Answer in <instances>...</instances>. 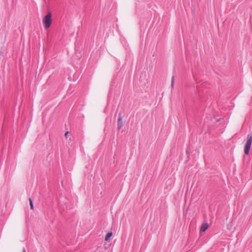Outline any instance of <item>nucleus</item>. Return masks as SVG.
Listing matches in <instances>:
<instances>
[{"label":"nucleus","instance_id":"f257e3e1","mask_svg":"<svg viewBox=\"0 0 252 252\" xmlns=\"http://www.w3.org/2000/svg\"><path fill=\"white\" fill-rule=\"evenodd\" d=\"M252 143V134H249L247 136V139L245 146L244 152L246 155H248L251 149Z\"/></svg>","mask_w":252,"mask_h":252},{"label":"nucleus","instance_id":"f03ea898","mask_svg":"<svg viewBox=\"0 0 252 252\" xmlns=\"http://www.w3.org/2000/svg\"><path fill=\"white\" fill-rule=\"evenodd\" d=\"M52 21V14L51 13H48L43 19V23L46 29H47L50 27Z\"/></svg>","mask_w":252,"mask_h":252},{"label":"nucleus","instance_id":"7ed1b4c3","mask_svg":"<svg viewBox=\"0 0 252 252\" xmlns=\"http://www.w3.org/2000/svg\"><path fill=\"white\" fill-rule=\"evenodd\" d=\"M209 227V224L207 222H204L202 223L201 228L200 230L201 232H205L208 228Z\"/></svg>","mask_w":252,"mask_h":252},{"label":"nucleus","instance_id":"20e7f679","mask_svg":"<svg viewBox=\"0 0 252 252\" xmlns=\"http://www.w3.org/2000/svg\"><path fill=\"white\" fill-rule=\"evenodd\" d=\"M118 129H120L123 126V123L122 121V118L119 116L118 120Z\"/></svg>","mask_w":252,"mask_h":252},{"label":"nucleus","instance_id":"39448f33","mask_svg":"<svg viewBox=\"0 0 252 252\" xmlns=\"http://www.w3.org/2000/svg\"><path fill=\"white\" fill-rule=\"evenodd\" d=\"M112 236V232H109L105 237V240L108 241L109 239Z\"/></svg>","mask_w":252,"mask_h":252},{"label":"nucleus","instance_id":"423d86ee","mask_svg":"<svg viewBox=\"0 0 252 252\" xmlns=\"http://www.w3.org/2000/svg\"><path fill=\"white\" fill-rule=\"evenodd\" d=\"M29 201H30V208L32 210H33V205L32 201L31 198H29Z\"/></svg>","mask_w":252,"mask_h":252},{"label":"nucleus","instance_id":"0eeeda50","mask_svg":"<svg viewBox=\"0 0 252 252\" xmlns=\"http://www.w3.org/2000/svg\"><path fill=\"white\" fill-rule=\"evenodd\" d=\"M174 80H175L174 76H173L172 77L171 84L172 88H173V87H174Z\"/></svg>","mask_w":252,"mask_h":252},{"label":"nucleus","instance_id":"6e6552de","mask_svg":"<svg viewBox=\"0 0 252 252\" xmlns=\"http://www.w3.org/2000/svg\"><path fill=\"white\" fill-rule=\"evenodd\" d=\"M69 134V132H66L65 133V137H66V138H67V136H68V135Z\"/></svg>","mask_w":252,"mask_h":252},{"label":"nucleus","instance_id":"1a4fd4ad","mask_svg":"<svg viewBox=\"0 0 252 252\" xmlns=\"http://www.w3.org/2000/svg\"><path fill=\"white\" fill-rule=\"evenodd\" d=\"M23 252H26V250H25V249H23Z\"/></svg>","mask_w":252,"mask_h":252}]
</instances>
